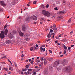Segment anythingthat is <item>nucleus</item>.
I'll list each match as a JSON object with an SVG mask.
<instances>
[{
    "label": "nucleus",
    "instance_id": "nucleus-34",
    "mask_svg": "<svg viewBox=\"0 0 75 75\" xmlns=\"http://www.w3.org/2000/svg\"><path fill=\"white\" fill-rule=\"evenodd\" d=\"M14 64L16 67H17V64H16V63L15 62H14Z\"/></svg>",
    "mask_w": 75,
    "mask_h": 75
},
{
    "label": "nucleus",
    "instance_id": "nucleus-10",
    "mask_svg": "<svg viewBox=\"0 0 75 75\" xmlns=\"http://www.w3.org/2000/svg\"><path fill=\"white\" fill-rule=\"evenodd\" d=\"M24 33H22L21 32H19V35L21 36V37H23V36L24 35Z\"/></svg>",
    "mask_w": 75,
    "mask_h": 75
},
{
    "label": "nucleus",
    "instance_id": "nucleus-29",
    "mask_svg": "<svg viewBox=\"0 0 75 75\" xmlns=\"http://www.w3.org/2000/svg\"><path fill=\"white\" fill-rule=\"evenodd\" d=\"M34 50H38V47H34Z\"/></svg>",
    "mask_w": 75,
    "mask_h": 75
},
{
    "label": "nucleus",
    "instance_id": "nucleus-58",
    "mask_svg": "<svg viewBox=\"0 0 75 75\" xmlns=\"http://www.w3.org/2000/svg\"><path fill=\"white\" fill-rule=\"evenodd\" d=\"M21 18V16H19L18 18L19 19H20L21 18Z\"/></svg>",
    "mask_w": 75,
    "mask_h": 75
},
{
    "label": "nucleus",
    "instance_id": "nucleus-32",
    "mask_svg": "<svg viewBox=\"0 0 75 75\" xmlns=\"http://www.w3.org/2000/svg\"><path fill=\"white\" fill-rule=\"evenodd\" d=\"M34 62V61L33 60H32L30 62V63L31 64H33V63Z\"/></svg>",
    "mask_w": 75,
    "mask_h": 75
},
{
    "label": "nucleus",
    "instance_id": "nucleus-8",
    "mask_svg": "<svg viewBox=\"0 0 75 75\" xmlns=\"http://www.w3.org/2000/svg\"><path fill=\"white\" fill-rule=\"evenodd\" d=\"M45 16H46L47 17H50V16H51V14H50V12H46V15H45Z\"/></svg>",
    "mask_w": 75,
    "mask_h": 75
},
{
    "label": "nucleus",
    "instance_id": "nucleus-50",
    "mask_svg": "<svg viewBox=\"0 0 75 75\" xmlns=\"http://www.w3.org/2000/svg\"><path fill=\"white\" fill-rule=\"evenodd\" d=\"M1 63L2 64H6V63H5V62H1Z\"/></svg>",
    "mask_w": 75,
    "mask_h": 75
},
{
    "label": "nucleus",
    "instance_id": "nucleus-47",
    "mask_svg": "<svg viewBox=\"0 0 75 75\" xmlns=\"http://www.w3.org/2000/svg\"><path fill=\"white\" fill-rule=\"evenodd\" d=\"M36 74H37V73H36V72H34L33 73V74L34 75H36Z\"/></svg>",
    "mask_w": 75,
    "mask_h": 75
},
{
    "label": "nucleus",
    "instance_id": "nucleus-9",
    "mask_svg": "<svg viewBox=\"0 0 75 75\" xmlns=\"http://www.w3.org/2000/svg\"><path fill=\"white\" fill-rule=\"evenodd\" d=\"M8 33V30H7V29H5V30L4 31V33L5 35H7V33Z\"/></svg>",
    "mask_w": 75,
    "mask_h": 75
},
{
    "label": "nucleus",
    "instance_id": "nucleus-26",
    "mask_svg": "<svg viewBox=\"0 0 75 75\" xmlns=\"http://www.w3.org/2000/svg\"><path fill=\"white\" fill-rule=\"evenodd\" d=\"M56 4H60V1H58L56 2Z\"/></svg>",
    "mask_w": 75,
    "mask_h": 75
},
{
    "label": "nucleus",
    "instance_id": "nucleus-7",
    "mask_svg": "<svg viewBox=\"0 0 75 75\" xmlns=\"http://www.w3.org/2000/svg\"><path fill=\"white\" fill-rule=\"evenodd\" d=\"M31 18L33 20H37V17L34 15L32 16L31 17Z\"/></svg>",
    "mask_w": 75,
    "mask_h": 75
},
{
    "label": "nucleus",
    "instance_id": "nucleus-54",
    "mask_svg": "<svg viewBox=\"0 0 75 75\" xmlns=\"http://www.w3.org/2000/svg\"><path fill=\"white\" fill-rule=\"evenodd\" d=\"M51 70H52V67H50L49 68Z\"/></svg>",
    "mask_w": 75,
    "mask_h": 75
},
{
    "label": "nucleus",
    "instance_id": "nucleus-46",
    "mask_svg": "<svg viewBox=\"0 0 75 75\" xmlns=\"http://www.w3.org/2000/svg\"><path fill=\"white\" fill-rule=\"evenodd\" d=\"M46 64H47V62H46L45 61H44V64L46 65Z\"/></svg>",
    "mask_w": 75,
    "mask_h": 75
},
{
    "label": "nucleus",
    "instance_id": "nucleus-48",
    "mask_svg": "<svg viewBox=\"0 0 75 75\" xmlns=\"http://www.w3.org/2000/svg\"><path fill=\"white\" fill-rule=\"evenodd\" d=\"M37 3V1H35L34 2H33V4H36Z\"/></svg>",
    "mask_w": 75,
    "mask_h": 75
},
{
    "label": "nucleus",
    "instance_id": "nucleus-15",
    "mask_svg": "<svg viewBox=\"0 0 75 75\" xmlns=\"http://www.w3.org/2000/svg\"><path fill=\"white\" fill-rule=\"evenodd\" d=\"M26 28H25V26H23L22 27V30H23L24 31H25V30Z\"/></svg>",
    "mask_w": 75,
    "mask_h": 75
},
{
    "label": "nucleus",
    "instance_id": "nucleus-49",
    "mask_svg": "<svg viewBox=\"0 0 75 75\" xmlns=\"http://www.w3.org/2000/svg\"><path fill=\"white\" fill-rule=\"evenodd\" d=\"M24 57V54H22V55H21V57H22V58H23Z\"/></svg>",
    "mask_w": 75,
    "mask_h": 75
},
{
    "label": "nucleus",
    "instance_id": "nucleus-60",
    "mask_svg": "<svg viewBox=\"0 0 75 75\" xmlns=\"http://www.w3.org/2000/svg\"><path fill=\"white\" fill-rule=\"evenodd\" d=\"M64 49L65 50H67V47H64Z\"/></svg>",
    "mask_w": 75,
    "mask_h": 75
},
{
    "label": "nucleus",
    "instance_id": "nucleus-16",
    "mask_svg": "<svg viewBox=\"0 0 75 75\" xmlns=\"http://www.w3.org/2000/svg\"><path fill=\"white\" fill-rule=\"evenodd\" d=\"M24 37L25 38H28V35L27 34H25L24 35Z\"/></svg>",
    "mask_w": 75,
    "mask_h": 75
},
{
    "label": "nucleus",
    "instance_id": "nucleus-56",
    "mask_svg": "<svg viewBox=\"0 0 75 75\" xmlns=\"http://www.w3.org/2000/svg\"><path fill=\"white\" fill-rule=\"evenodd\" d=\"M35 46L36 47H38V44H36Z\"/></svg>",
    "mask_w": 75,
    "mask_h": 75
},
{
    "label": "nucleus",
    "instance_id": "nucleus-43",
    "mask_svg": "<svg viewBox=\"0 0 75 75\" xmlns=\"http://www.w3.org/2000/svg\"><path fill=\"white\" fill-rule=\"evenodd\" d=\"M56 39H58L59 38V36H57L56 38Z\"/></svg>",
    "mask_w": 75,
    "mask_h": 75
},
{
    "label": "nucleus",
    "instance_id": "nucleus-53",
    "mask_svg": "<svg viewBox=\"0 0 75 75\" xmlns=\"http://www.w3.org/2000/svg\"><path fill=\"white\" fill-rule=\"evenodd\" d=\"M48 7H49V4H47L46 5V8H48Z\"/></svg>",
    "mask_w": 75,
    "mask_h": 75
},
{
    "label": "nucleus",
    "instance_id": "nucleus-4",
    "mask_svg": "<svg viewBox=\"0 0 75 75\" xmlns=\"http://www.w3.org/2000/svg\"><path fill=\"white\" fill-rule=\"evenodd\" d=\"M13 35L14 33H11L9 34V37L10 38L12 39V38H14Z\"/></svg>",
    "mask_w": 75,
    "mask_h": 75
},
{
    "label": "nucleus",
    "instance_id": "nucleus-14",
    "mask_svg": "<svg viewBox=\"0 0 75 75\" xmlns=\"http://www.w3.org/2000/svg\"><path fill=\"white\" fill-rule=\"evenodd\" d=\"M47 60H48L49 61H51L53 60V58H47Z\"/></svg>",
    "mask_w": 75,
    "mask_h": 75
},
{
    "label": "nucleus",
    "instance_id": "nucleus-37",
    "mask_svg": "<svg viewBox=\"0 0 75 75\" xmlns=\"http://www.w3.org/2000/svg\"><path fill=\"white\" fill-rule=\"evenodd\" d=\"M34 44V43H31L30 44V46H32Z\"/></svg>",
    "mask_w": 75,
    "mask_h": 75
},
{
    "label": "nucleus",
    "instance_id": "nucleus-36",
    "mask_svg": "<svg viewBox=\"0 0 75 75\" xmlns=\"http://www.w3.org/2000/svg\"><path fill=\"white\" fill-rule=\"evenodd\" d=\"M54 9L55 10H58V8L57 7H56L55 8H54Z\"/></svg>",
    "mask_w": 75,
    "mask_h": 75
},
{
    "label": "nucleus",
    "instance_id": "nucleus-5",
    "mask_svg": "<svg viewBox=\"0 0 75 75\" xmlns=\"http://www.w3.org/2000/svg\"><path fill=\"white\" fill-rule=\"evenodd\" d=\"M0 4L1 6L3 7H6V4H5L4 1H1Z\"/></svg>",
    "mask_w": 75,
    "mask_h": 75
},
{
    "label": "nucleus",
    "instance_id": "nucleus-52",
    "mask_svg": "<svg viewBox=\"0 0 75 75\" xmlns=\"http://www.w3.org/2000/svg\"><path fill=\"white\" fill-rule=\"evenodd\" d=\"M53 28H55V27H56V26L55 25H54L53 26Z\"/></svg>",
    "mask_w": 75,
    "mask_h": 75
},
{
    "label": "nucleus",
    "instance_id": "nucleus-2",
    "mask_svg": "<svg viewBox=\"0 0 75 75\" xmlns=\"http://www.w3.org/2000/svg\"><path fill=\"white\" fill-rule=\"evenodd\" d=\"M5 36H4V31H2L0 34V38L3 39L4 38Z\"/></svg>",
    "mask_w": 75,
    "mask_h": 75
},
{
    "label": "nucleus",
    "instance_id": "nucleus-22",
    "mask_svg": "<svg viewBox=\"0 0 75 75\" xmlns=\"http://www.w3.org/2000/svg\"><path fill=\"white\" fill-rule=\"evenodd\" d=\"M40 8H43L44 7V5L42 4L40 6Z\"/></svg>",
    "mask_w": 75,
    "mask_h": 75
},
{
    "label": "nucleus",
    "instance_id": "nucleus-33",
    "mask_svg": "<svg viewBox=\"0 0 75 75\" xmlns=\"http://www.w3.org/2000/svg\"><path fill=\"white\" fill-rule=\"evenodd\" d=\"M27 69H22V70H23V71H27Z\"/></svg>",
    "mask_w": 75,
    "mask_h": 75
},
{
    "label": "nucleus",
    "instance_id": "nucleus-64",
    "mask_svg": "<svg viewBox=\"0 0 75 75\" xmlns=\"http://www.w3.org/2000/svg\"><path fill=\"white\" fill-rule=\"evenodd\" d=\"M43 62H42L41 63V65H43Z\"/></svg>",
    "mask_w": 75,
    "mask_h": 75
},
{
    "label": "nucleus",
    "instance_id": "nucleus-39",
    "mask_svg": "<svg viewBox=\"0 0 75 75\" xmlns=\"http://www.w3.org/2000/svg\"><path fill=\"white\" fill-rule=\"evenodd\" d=\"M50 33H52V32H53V30H52V29H51L50 30Z\"/></svg>",
    "mask_w": 75,
    "mask_h": 75
},
{
    "label": "nucleus",
    "instance_id": "nucleus-45",
    "mask_svg": "<svg viewBox=\"0 0 75 75\" xmlns=\"http://www.w3.org/2000/svg\"><path fill=\"white\" fill-rule=\"evenodd\" d=\"M25 67L26 68H29V66L28 65H26Z\"/></svg>",
    "mask_w": 75,
    "mask_h": 75
},
{
    "label": "nucleus",
    "instance_id": "nucleus-40",
    "mask_svg": "<svg viewBox=\"0 0 75 75\" xmlns=\"http://www.w3.org/2000/svg\"><path fill=\"white\" fill-rule=\"evenodd\" d=\"M62 47H67L64 44H63L62 45Z\"/></svg>",
    "mask_w": 75,
    "mask_h": 75
},
{
    "label": "nucleus",
    "instance_id": "nucleus-38",
    "mask_svg": "<svg viewBox=\"0 0 75 75\" xmlns=\"http://www.w3.org/2000/svg\"><path fill=\"white\" fill-rule=\"evenodd\" d=\"M49 51L50 52V53H51V54H52V51H51V50H49Z\"/></svg>",
    "mask_w": 75,
    "mask_h": 75
},
{
    "label": "nucleus",
    "instance_id": "nucleus-18",
    "mask_svg": "<svg viewBox=\"0 0 75 75\" xmlns=\"http://www.w3.org/2000/svg\"><path fill=\"white\" fill-rule=\"evenodd\" d=\"M51 35L52 37V38H54V36L55 35V33H52Z\"/></svg>",
    "mask_w": 75,
    "mask_h": 75
},
{
    "label": "nucleus",
    "instance_id": "nucleus-42",
    "mask_svg": "<svg viewBox=\"0 0 75 75\" xmlns=\"http://www.w3.org/2000/svg\"><path fill=\"white\" fill-rule=\"evenodd\" d=\"M42 47H45V45H42Z\"/></svg>",
    "mask_w": 75,
    "mask_h": 75
},
{
    "label": "nucleus",
    "instance_id": "nucleus-62",
    "mask_svg": "<svg viewBox=\"0 0 75 75\" xmlns=\"http://www.w3.org/2000/svg\"><path fill=\"white\" fill-rule=\"evenodd\" d=\"M27 73L28 74H30V72H29L28 71H27Z\"/></svg>",
    "mask_w": 75,
    "mask_h": 75
},
{
    "label": "nucleus",
    "instance_id": "nucleus-23",
    "mask_svg": "<svg viewBox=\"0 0 75 75\" xmlns=\"http://www.w3.org/2000/svg\"><path fill=\"white\" fill-rule=\"evenodd\" d=\"M34 50V48L33 47H31L30 49V51H33V50Z\"/></svg>",
    "mask_w": 75,
    "mask_h": 75
},
{
    "label": "nucleus",
    "instance_id": "nucleus-12",
    "mask_svg": "<svg viewBox=\"0 0 75 75\" xmlns=\"http://www.w3.org/2000/svg\"><path fill=\"white\" fill-rule=\"evenodd\" d=\"M44 73L45 75H49L48 73V71L47 70H45L44 71Z\"/></svg>",
    "mask_w": 75,
    "mask_h": 75
},
{
    "label": "nucleus",
    "instance_id": "nucleus-28",
    "mask_svg": "<svg viewBox=\"0 0 75 75\" xmlns=\"http://www.w3.org/2000/svg\"><path fill=\"white\" fill-rule=\"evenodd\" d=\"M7 24H6L4 27V29H6V28H7Z\"/></svg>",
    "mask_w": 75,
    "mask_h": 75
},
{
    "label": "nucleus",
    "instance_id": "nucleus-51",
    "mask_svg": "<svg viewBox=\"0 0 75 75\" xmlns=\"http://www.w3.org/2000/svg\"><path fill=\"white\" fill-rule=\"evenodd\" d=\"M70 49H71V47H68V50H69V51H70Z\"/></svg>",
    "mask_w": 75,
    "mask_h": 75
},
{
    "label": "nucleus",
    "instance_id": "nucleus-44",
    "mask_svg": "<svg viewBox=\"0 0 75 75\" xmlns=\"http://www.w3.org/2000/svg\"><path fill=\"white\" fill-rule=\"evenodd\" d=\"M43 59H44V57H42L41 58L40 60L41 61H42V60H43Z\"/></svg>",
    "mask_w": 75,
    "mask_h": 75
},
{
    "label": "nucleus",
    "instance_id": "nucleus-63",
    "mask_svg": "<svg viewBox=\"0 0 75 75\" xmlns=\"http://www.w3.org/2000/svg\"><path fill=\"white\" fill-rule=\"evenodd\" d=\"M55 42L56 44H57V43L58 42V41H55Z\"/></svg>",
    "mask_w": 75,
    "mask_h": 75
},
{
    "label": "nucleus",
    "instance_id": "nucleus-27",
    "mask_svg": "<svg viewBox=\"0 0 75 75\" xmlns=\"http://www.w3.org/2000/svg\"><path fill=\"white\" fill-rule=\"evenodd\" d=\"M67 41V40L66 39H63V40H61V41H62V42H65Z\"/></svg>",
    "mask_w": 75,
    "mask_h": 75
},
{
    "label": "nucleus",
    "instance_id": "nucleus-1",
    "mask_svg": "<svg viewBox=\"0 0 75 75\" xmlns=\"http://www.w3.org/2000/svg\"><path fill=\"white\" fill-rule=\"evenodd\" d=\"M72 67L71 66H67L65 68L66 71L67 72H72Z\"/></svg>",
    "mask_w": 75,
    "mask_h": 75
},
{
    "label": "nucleus",
    "instance_id": "nucleus-30",
    "mask_svg": "<svg viewBox=\"0 0 75 75\" xmlns=\"http://www.w3.org/2000/svg\"><path fill=\"white\" fill-rule=\"evenodd\" d=\"M32 69H28V71H30V72H31L32 71Z\"/></svg>",
    "mask_w": 75,
    "mask_h": 75
},
{
    "label": "nucleus",
    "instance_id": "nucleus-31",
    "mask_svg": "<svg viewBox=\"0 0 75 75\" xmlns=\"http://www.w3.org/2000/svg\"><path fill=\"white\" fill-rule=\"evenodd\" d=\"M52 29L53 30H54L55 31H56V30H57V28H52Z\"/></svg>",
    "mask_w": 75,
    "mask_h": 75
},
{
    "label": "nucleus",
    "instance_id": "nucleus-19",
    "mask_svg": "<svg viewBox=\"0 0 75 75\" xmlns=\"http://www.w3.org/2000/svg\"><path fill=\"white\" fill-rule=\"evenodd\" d=\"M59 14H64V11H60L59 12Z\"/></svg>",
    "mask_w": 75,
    "mask_h": 75
},
{
    "label": "nucleus",
    "instance_id": "nucleus-20",
    "mask_svg": "<svg viewBox=\"0 0 75 75\" xmlns=\"http://www.w3.org/2000/svg\"><path fill=\"white\" fill-rule=\"evenodd\" d=\"M61 68H62V67L61 66H59L58 68H57V70L58 71H59V70H61Z\"/></svg>",
    "mask_w": 75,
    "mask_h": 75
},
{
    "label": "nucleus",
    "instance_id": "nucleus-13",
    "mask_svg": "<svg viewBox=\"0 0 75 75\" xmlns=\"http://www.w3.org/2000/svg\"><path fill=\"white\" fill-rule=\"evenodd\" d=\"M40 51H43V52H44L45 50V48H44L43 49L42 47H40Z\"/></svg>",
    "mask_w": 75,
    "mask_h": 75
},
{
    "label": "nucleus",
    "instance_id": "nucleus-24",
    "mask_svg": "<svg viewBox=\"0 0 75 75\" xmlns=\"http://www.w3.org/2000/svg\"><path fill=\"white\" fill-rule=\"evenodd\" d=\"M71 18H70L68 21V24H69V23H71Z\"/></svg>",
    "mask_w": 75,
    "mask_h": 75
},
{
    "label": "nucleus",
    "instance_id": "nucleus-35",
    "mask_svg": "<svg viewBox=\"0 0 75 75\" xmlns=\"http://www.w3.org/2000/svg\"><path fill=\"white\" fill-rule=\"evenodd\" d=\"M6 42L7 43H10V41H9V40H7L6 41Z\"/></svg>",
    "mask_w": 75,
    "mask_h": 75
},
{
    "label": "nucleus",
    "instance_id": "nucleus-11",
    "mask_svg": "<svg viewBox=\"0 0 75 75\" xmlns=\"http://www.w3.org/2000/svg\"><path fill=\"white\" fill-rule=\"evenodd\" d=\"M47 11L45 10H43L42 12V14H44V15H45L46 14Z\"/></svg>",
    "mask_w": 75,
    "mask_h": 75
},
{
    "label": "nucleus",
    "instance_id": "nucleus-59",
    "mask_svg": "<svg viewBox=\"0 0 75 75\" xmlns=\"http://www.w3.org/2000/svg\"><path fill=\"white\" fill-rule=\"evenodd\" d=\"M72 33H73V32L72 31H71L70 33V34H71Z\"/></svg>",
    "mask_w": 75,
    "mask_h": 75
},
{
    "label": "nucleus",
    "instance_id": "nucleus-6",
    "mask_svg": "<svg viewBox=\"0 0 75 75\" xmlns=\"http://www.w3.org/2000/svg\"><path fill=\"white\" fill-rule=\"evenodd\" d=\"M58 65H59V61H56L54 63V67H56Z\"/></svg>",
    "mask_w": 75,
    "mask_h": 75
},
{
    "label": "nucleus",
    "instance_id": "nucleus-57",
    "mask_svg": "<svg viewBox=\"0 0 75 75\" xmlns=\"http://www.w3.org/2000/svg\"><path fill=\"white\" fill-rule=\"evenodd\" d=\"M25 74V75H28V74L27 73V72H25L24 73Z\"/></svg>",
    "mask_w": 75,
    "mask_h": 75
},
{
    "label": "nucleus",
    "instance_id": "nucleus-21",
    "mask_svg": "<svg viewBox=\"0 0 75 75\" xmlns=\"http://www.w3.org/2000/svg\"><path fill=\"white\" fill-rule=\"evenodd\" d=\"M47 37L48 38H50V37H51V33H49L48 34Z\"/></svg>",
    "mask_w": 75,
    "mask_h": 75
},
{
    "label": "nucleus",
    "instance_id": "nucleus-25",
    "mask_svg": "<svg viewBox=\"0 0 75 75\" xmlns=\"http://www.w3.org/2000/svg\"><path fill=\"white\" fill-rule=\"evenodd\" d=\"M25 40H26V41H28L29 40H30V38H26L25 39Z\"/></svg>",
    "mask_w": 75,
    "mask_h": 75
},
{
    "label": "nucleus",
    "instance_id": "nucleus-55",
    "mask_svg": "<svg viewBox=\"0 0 75 75\" xmlns=\"http://www.w3.org/2000/svg\"><path fill=\"white\" fill-rule=\"evenodd\" d=\"M30 3H29L27 4V6H28H28H30Z\"/></svg>",
    "mask_w": 75,
    "mask_h": 75
},
{
    "label": "nucleus",
    "instance_id": "nucleus-17",
    "mask_svg": "<svg viewBox=\"0 0 75 75\" xmlns=\"http://www.w3.org/2000/svg\"><path fill=\"white\" fill-rule=\"evenodd\" d=\"M4 70H5L6 71H8V68H5L4 67Z\"/></svg>",
    "mask_w": 75,
    "mask_h": 75
},
{
    "label": "nucleus",
    "instance_id": "nucleus-61",
    "mask_svg": "<svg viewBox=\"0 0 75 75\" xmlns=\"http://www.w3.org/2000/svg\"><path fill=\"white\" fill-rule=\"evenodd\" d=\"M31 61V59H29V62H30V61Z\"/></svg>",
    "mask_w": 75,
    "mask_h": 75
},
{
    "label": "nucleus",
    "instance_id": "nucleus-3",
    "mask_svg": "<svg viewBox=\"0 0 75 75\" xmlns=\"http://www.w3.org/2000/svg\"><path fill=\"white\" fill-rule=\"evenodd\" d=\"M68 61L66 59H64L62 61V64L63 66H65L68 64Z\"/></svg>",
    "mask_w": 75,
    "mask_h": 75
},
{
    "label": "nucleus",
    "instance_id": "nucleus-41",
    "mask_svg": "<svg viewBox=\"0 0 75 75\" xmlns=\"http://www.w3.org/2000/svg\"><path fill=\"white\" fill-rule=\"evenodd\" d=\"M66 52H67V51H66V50H64V51L63 54H66Z\"/></svg>",
    "mask_w": 75,
    "mask_h": 75
}]
</instances>
